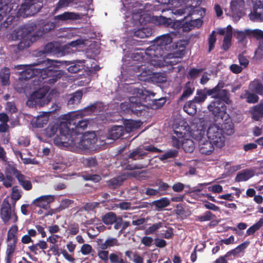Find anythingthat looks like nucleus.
Masks as SVG:
<instances>
[{
	"label": "nucleus",
	"instance_id": "1",
	"mask_svg": "<svg viewBox=\"0 0 263 263\" xmlns=\"http://www.w3.org/2000/svg\"><path fill=\"white\" fill-rule=\"evenodd\" d=\"M47 62L49 65L41 69L34 68L38 64L27 66L24 70L19 72L20 78L24 80L33 79L32 81L34 85H40L42 82L43 84H54L62 77L63 72L55 65L57 61L47 59Z\"/></svg>",
	"mask_w": 263,
	"mask_h": 263
},
{
	"label": "nucleus",
	"instance_id": "2",
	"mask_svg": "<svg viewBox=\"0 0 263 263\" xmlns=\"http://www.w3.org/2000/svg\"><path fill=\"white\" fill-rule=\"evenodd\" d=\"M15 179L24 190L28 191L32 189L31 181L15 165L8 164L5 167L4 173L0 172V182L6 188L11 187Z\"/></svg>",
	"mask_w": 263,
	"mask_h": 263
},
{
	"label": "nucleus",
	"instance_id": "3",
	"mask_svg": "<svg viewBox=\"0 0 263 263\" xmlns=\"http://www.w3.org/2000/svg\"><path fill=\"white\" fill-rule=\"evenodd\" d=\"M68 124L66 122H61L59 124L49 125L45 129L46 135L48 137H53L59 131V134L53 139L55 145L59 147H68L73 144L74 134L68 133Z\"/></svg>",
	"mask_w": 263,
	"mask_h": 263
},
{
	"label": "nucleus",
	"instance_id": "4",
	"mask_svg": "<svg viewBox=\"0 0 263 263\" xmlns=\"http://www.w3.org/2000/svg\"><path fill=\"white\" fill-rule=\"evenodd\" d=\"M206 129V126L204 125V122H200L197 125V129L193 130L192 137L198 141L199 152L205 155H210L214 151V144L204 137Z\"/></svg>",
	"mask_w": 263,
	"mask_h": 263
},
{
	"label": "nucleus",
	"instance_id": "5",
	"mask_svg": "<svg viewBox=\"0 0 263 263\" xmlns=\"http://www.w3.org/2000/svg\"><path fill=\"white\" fill-rule=\"evenodd\" d=\"M82 111H77L69 116V119L66 121L69 129L68 133L73 134V144H76V140L78 136L83 133L89 123L88 120L83 118Z\"/></svg>",
	"mask_w": 263,
	"mask_h": 263
},
{
	"label": "nucleus",
	"instance_id": "6",
	"mask_svg": "<svg viewBox=\"0 0 263 263\" xmlns=\"http://www.w3.org/2000/svg\"><path fill=\"white\" fill-rule=\"evenodd\" d=\"M12 0H0V21L6 17L3 25L7 28L15 19L18 6Z\"/></svg>",
	"mask_w": 263,
	"mask_h": 263
},
{
	"label": "nucleus",
	"instance_id": "7",
	"mask_svg": "<svg viewBox=\"0 0 263 263\" xmlns=\"http://www.w3.org/2000/svg\"><path fill=\"white\" fill-rule=\"evenodd\" d=\"M134 92H137L136 96H133L129 98V108L134 114L138 116L142 115L144 110V106L142 104L143 102L146 101V95L143 89L136 88L134 89Z\"/></svg>",
	"mask_w": 263,
	"mask_h": 263
},
{
	"label": "nucleus",
	"instance_id": "8",
	"mask_svg": "<svg viewBox=\"0 0 263 263\" xmlns=\"http://www.w3.org/2000/svg\"><path fill=\"white\" fill-rule=\"evenodd\" d=\"M131 58L135 65L134 70L135 71L141 72L140 74L143 76L150 74L152 71L151 68L149 67V65H151L148 61H145L144 53H133Z\"/></svg>",
	"mask_w": 263,
	"mask_h": 263
},
{
	"label": "nucleus",
	"instance_id": "9",
	"mask_svg": "<svg viewBox=\"0 0 263 263\" xmlns=\"http://www.w3.org/2000/svg\"><path fill=\"white\" fill-rule=\"evenodd\" d=\"M207 137L217 147L221 148L225 142V137L222 129L218 125L211 124L207 130Z\"/></svg>",
	"mask_w": 263,
	"mask_h": 263
},
{
	"label": "nucleus",
	"instance_id": "10",
	"mask_svg": "<svg viewBox=\"0 0 263 263\" xmlns=\"http://www.w3.org/2000/svg\"><path fill=\"white\" fill-rule=\"evenodd\" d=\"M41 9L39 0H25L17 11V13L24 17L34 15Z\"/></svg>",
	"mask_w": 263,
	"mask_h": 263
},
{
	"label": "nucleus",
	"instance_id": "11",
	"mask_svg": "<svg viewBox=\"0 0 263 263\" xmlns=\"http://www.w3.org/2000/svg\"><path fill=\"white\" fill-rule=\"evenodd\" d=\"M225 103L221 100H214L208 106L209 110L213 115L215 120L226 119L229 116L227 112Z\"/></svg>",
	"mask_w": 263,
	"mask_h": 263
},
{
	"label": "nucleus",
	"instance_id": "12",
	"mask_svg": "<svg viewBox=\"0 0 263 263\" xmlns=\"http://www.w3.org/2000/svg\"><path fill=\"white\" fill-rule=\"evenodd\" d=\"M77 139L76 141H77ZM97 141L96 135L94 132H88L84 134L82 138L78 142H76L75 145L80 150L82 151L90 150L94 147V145Z\"/></svg>",
	"mask_w": 263,
	"mask_h": 263
},
{
	"label": "nucleus",
	"instance_id": "13",
	"mask_svg": "<svg viewBox=\"0 0 263 263\" xmlns=\"http://www.w3.org/2000/svg\"><path fill=\"white\" fill-rule=\"evenodd\" d=\"M180 47L179 50L171 53L167 52L166 48L154 45L153 55L158 58H161L163 61L167 59H172L173 57L181 58L185 54V47L184 46H180Z\"/></svg>",
	"mask_w": 263,
	"mask_h": 263
},
{
	"label": "nucleus",
	"instance_id": "14",
	"mask_svg": "<svg viewBox=\"0 0 263 263\" xmlns=\"http://www.w3.org/2000/svg\"><path fill=\"white\" fill-rule=\"evenodd\" d=\"M223 87V84L219 83L212 89H208V94L209 96H212V98L215 99V100H221L229 104L231 103L229 91L226 89H222Z\"/></svg>",
	"mask_w": 263,
	"mask_h": 263
},
{
	"label": "nucleus",
	"instance_id": "15",
	"mask_svg": "<svg viewBox=\"0 0 263 263\" xmlns=\"http://www.w3.org/2000/svg\"><path fill=\"white\" fill-rule=\"evenodd\" d=\"M144 151L159 153L162 151L153 145H145L142 148L138 147L130 153L127 156L128 159H132L134 160L142 159L144 157L147 155V153L144 152Z\"/></svg>",
	"mask_w": 263,
	"mask_h": 263
},
{
	"label": "nucleus",
	"instance_id": "16",
	"mask_svg": "<svg viewBox=\"0 0 263 263\" xmlns=\"http://www.w3.org/2000/svg\"><path fill=\"white\" fill-rule=\"evenodd\" d=\"M249 16L250 20L253 21H263V0H255L253 11Z\"/></svg>",
	"mask_w": 263,
	"mask_h": 263
},
{
	"label": "nucleus",
	"instance_id": "17",
	"mask_svg": "<svg viewBox=\"0 0 263 263\" xmlns=\"http://www.w3.org/2000/svg\"><path fill=\"white\" fill-rule=\"evenodd\" d=\"M11 205L8 200H4L1 205L0 216L5 224H7L11 219Z\"/></svg>",
	"mask_w": 263,
	"mask_h": 263
},
{
	"label": "nucleus",
	"instance_id": "18",
	"mask_svg": "<svg viewBox=\"0 0 263 263\" xmlns=\"http://www.w3.org/2000/svg\"><path fill=\"white\" fill-rule=\"evenodd\" d=\"M54 198L53 196H42L34 199L32 202L31 205H34L35 206L46 209L48 206V204L52 202Z\"/></svg>",
	"mask_w": 263,
	"mask_h": 263
},
{
	"label": "nucleus",
	"instance_id": "19",
	"mask_svg": "<svg viewBox=\"0 0 263 263\" xmlns=\"http://www.w3.org/2000/svg\"><path fill=\"white\" fill-rule=\"evenodd\" d=\"M32 42L29 38V36H25L22 37L21 41L17 45H13L11 46L12 51L17 55L21 51H23L25 49L30 47Z\"/></svg>",
	"mask_w": 263,
	"mask_h": 263
},
{
	"label": "nucleus",
	"instance_id": "20",
	"mask_svg": "<svg viewBox=\"0 0 263 263\" xmlns=\"http://www.w3.org/2000/svg\"><path fill=\"white\" fill-rule=\"evenodd\" d=\"M54 18L55 21L58 22L76 21L81 18V15L78 13L67 11L62 14L55 16Z\"/></svg>",
	"mask_w": 263,
	"mask_h": 263
},
{
	"label": "nucleus",
	"instance_id": "21",
	"mask_svg": "<svg viewBox=\"0 0 263 263\" xmlns=\"http://www.w3.org/2000/svg\"><path fill=\"white\" fill-rule=\"evenodd\" d=\"M124 133L123 126L114 125L108 130L107 138L112 140H116L122 137Z\"/></svg>",
	"mask_w": 263,
	"mask_h": 263
},
{
	"label": "nucleus",
	"instance_id": "22",
	"mask_svg": "<svg viewBox=\"0 0 263 263\" xmlns=\"http://www.w3.org/2000/svg\"><path fill=\"white\" fill-rule=\"evenodd\" d=\"M65 62L66 65H70L67 68L68 72L75 73L84 69L85 60L66 61Z\"/></svg>",
	"mask_w": 263,
	"mask_h": 263
},
{
	"label": "nucleus",
	"instance_id": "23",
	"mask_svg": "<svg viewBox=\"0 0 263 263\" xmlns=\"http://www.w3.org/2000/svg\"><path fill=\"white\" fill-rule=\"evenodd\" d=\"M173 39L170 33H166L157 37L154 40L155 46L167 48L166 46L172 42Z\"/></svg>",
	"mask_w": 263,
	"mask_h": 263
},
{
	"label": "nucleus",
	"instance_id": "24",
	"mask_svg": "<svg viewBox=\"0 0 263 263\" xmlns=\"http://www.w3.org/2000/svg\"><path fill=\"white\" fill-rule=\"evenodd\" d=\"M252 119L255 121H260L263 118V103H260L252 108L250 110Z\"/></svg>",
	"mask_w": 263,
	"mask_h": 263
},
{
	"label": "nucleus",
	"instance_id": "25",
	"mask_svg": "<svg viewBox=\"0 0 263 263\" xmlns=\"http://www.w3.org/2000/svg\"><path fill=\"white\" fill-rule=\"evenodd\" d=\"M249 89L252 92L263 96V83L260 79H255L251 81L249 85Z\"/></svg>",
	"mask_w": 263,
	"mask_h": 263
},
{
	"label": "nucleus",
	"instance_id": "26",
	"mask_svg": "<svg viewBox=\"0 0 263 263\" xmlns=\"http://www.w3.org/2000/svg\"><path fill=\"white\" fill-rule=\"evenodd\" d=\"M97 243L99 248L102 250H106L114 246H118L119 243L116 238L109 237L104 242L103 239H98Z\"/></svg>",
	"mask_w": 263,
	"mask_h": 263
},
{
	"label": "nucleus",
	"instance_id": "27",
	"mask_svg": "<svg viewBox=\"0 0 263 263\" xmlns=\"http://www.w3.org/2000/svg\"><path fill=\"white\" fill-rule=\"evenodd\" d=\"M254 171L250 169H245L238 173L235 177L236 182L246 181L254 176Z\"/></svg>",
	"mask_w": 263,
	"mask_h": 263
},
{
	"label": "nucleus",
	"instance_id": "28",
	"mask_svg": "<svg viewBox=\"0 0 263 263\" xmlns=\"http://www.w3.org/2000/svg\"><path fill=\"white\" fill-rule=\"evenodd\" d=\"M154 30L152 27H143L135 31L134 36L138 38L143 39L152 36Z\"/></svg>",
	"mask_w": 263,
	"mask_h": 263
},
{
	"label": "nucleus",
	"instance_id": "29",
	"mask_svg": "<svg viewBox=\"0 0 263 263\" xmlns=\"http://www.w3.org/2000/svg\"><path fill=\"white\" fill-rule=\"evenodd\" d=\"M172 19L160 15L155 16L153 17V21L154 23L160 26L170 27L172 24Z\"/></svg>",
	"mask_w": 263,
	"mask_h": 263
},
{
	"label": "nucleus",
	"instance_id": "30",
	"mask_svg": "<svg viewBox=\"0 0 263 263\" xmlns=\"http://www.w3.org/2000/svg\"><path fill=\"white\" fill-rule=\"evenodd\" d=\"M10 69L8 67H4L0 70V83L2 86L10 84Z\"/></svg>",
	"mask_w": 263,
	"mask_h": 263
},
{
	"label": "nucleus",
	"instance_id": "31",
	"mask_svg": "<svg viewBox=\"0 0 263 263\" xmlns=\"http://www.w3.org/2000/svg\"><path fill=\"white\" fill-rule=\"evenodd\" d=\"M170 203V200L167 197H162L152 202V204L155 206V209L158 211L168 206Z\"/></svg>",
	"mask_w": 263,
	"mask_h": 263
},
{
	"label": "nucleus",
	"instance_id": "32",
	"mask_svg": "<svg viewBox=\"0 0 263 263\" xmlns=\"http://www.w3.org/2000/svg\"><path fill=\"white\" fill-rule=\"evenodd\" d=\"M82 96L83 93L82 91L80 90H77L71 95V96L68 101L67 105L68 106H70L78 104L82 99Z\"/></svg>",
	"mask_w": 263,
	"mask_h": 263
},
{
	"label": "nucleus",
	"instance_id": "33",
	"mask_svg": "<svg viewBox=\"0 0 263 263\" xmlns=\"http://www.w3.org/2000/svg\"><path fill=\"white\" fill-rule=\"evenodd\" d=\"M183 108V110L189 115L193 116L197 112L196 103L193 100L186 102Z\"/></svg>",
	"mask_w": 263,
	"mask_h": 263
},
{
	"label": "nucleus",
	"instance_id": "34",
	"mask_svg": "<svg viewBox=\"0 0 263 263\" xmlns=\"http://www.w3.org/2000/svg\"><path fill=\"white\" fill-rule=\"evenodd\" d=\"M124 131L130 133L133 130L138 128L140 126L139 122L134 120L128 119L124 121Z\"/></svg>",
	"mask_w": 263,
	"mask_h": 263
},
{
	"label": "nucleus",
	"instance_id": "35",
	"mask_svg": "<svg viewBox=\"0 0 263 263\" xmlns=\"http://www.w3.org/2000/svg\"><path fill=\"white\" fill-rule=\"evenodd\" d=\"M208 95V90H205V89H197L196 92V96L194 97L193 100L196 104H201L205 100Z\"/></svg>",
	"mask_w": 263,
	"mask_h": 263
},
{
	"label": "nucleus",
	"instance_id": "36",
	"mask_svg": "<svg viewBox=\"0 0 263 263\" xmlns=\"http://www.w3.org/2000/svg\"><path fill=\"white\" fill-rule=\"evenodd\" d=\"M18 232V227L16 225L12 226L7 233V242H17V237L16 236Z\"/></svg>",
	"mask_w": 263,
	"mask_h": 263
},
{
	"label": "nucleus",
	"instance_id": "37",
	"mask_svg": "<svg viewBox=\"0 0 263 263\" xmlns=\"http://www.w3.org/2000/svg\"><path fill=\"white\" fill-rule=\"evenodd\" d=\"M194 89V87H193V85L190 82H186L183 93L180 97V100H183L189 97L193 93Z\"/></svg>",
	"mask_w": 263,
	"mask_h": 263
},
{
	"label": "nucleus",
	"instance_id": "38",
	"mask_svg": "<svg viewBox=\"0 0 263 263\" xmlns=\"http://www.w3.org/2000/svg\"><path fill=\"white\" fill-rule=\"evenodd\" d=\"M181 147L186 153H192L195 149L194 141L189 139H183Z\"/></svg>",
	"mask_w": 263,
	"mask_h": 263
},
{
	"label": "nucleus",
	"instance_id": "39",
	"mask_svg": "<svg viewBox=\"0 0 263 263\" xmlns=\"http://www.w3.org/2000/svg\"><path fill=\"white\" fill-rule=\"evenodd\" d=\"M216 218V216L210 211H206L202 215L197 216L195 220L200 222L212 220Z\"/></svg>",
	"mask_w": 263,
	"mask_h": 263
},
{
	"label": "nucleus",
	"instance_id": "40",
	"mask_svg": "<svg viewBox=\"0 0 263 263\" xmlns=\"http://www.w3.org/2000/svg\"><path fill=\"white\" fill-rule=\"evenodd\" d=\"M117 217V216L115 213L109 212L106 213L102 216V221L104 224L106 225H110L116 221Z\"/></svg>",
	"mask_w": 263,
	"mask_h": 263
},
{
	"label": "nucleus",
	"instance_id": "41",
	"mask_svg": "<svg viewBox=\"0 0 263 263\" xmlns=\"http://www.w3.org/2000/svg\"><path fill=\"white\" fill-rule=\"evenodd\" d=\"M59 47L51 42L47 43L44 48L43 52L46 54L55 55L59 52Z\"/></svg>",
	"mask_w": 263,
	"mask_h": 263
},
{
	"label": "nucleus",
	"instance_id": "42",
	"mask_svg": "<svg viewBox=\"0 0 263 263\" xmlns=\"http://www.w3.org/2000/svg\"><path fill=\"white\" fill-rule=\"evenodd\" d=\"M263 226V216L259 220L254 223L253 226L248 228L247 230V235L253 234L256 231L259 230Z\"/></svg>",
	"mask_w": 263,
	"mask_h": 263
},
{
	"label": "nucleus",
	"instance_id": "43",
	"mask_svg": "<svg viewBox=\"0 0 263 263\" xmlns=\"http://www.w3.org/2000/svg\"><path fill=\"white\" fill-rule=\"evenodd\" d=\"M220 128L222 129L223 134L231 135L234 132V125L231 122L223 123Z\"/></svg>",
	"mask_w": 263,
	"mask_h": 263
},
{
	"label": "nucleus",
	"instance_id": "44",
	"mask_svg": "<svg viewBox=\"0 0 263 263\" xmlns=\"http://www.w3.org/2000/svg\"><path fill=\"white\" fill-rule=\"evenodd\" d=\"M243 0H232L230 9L233 12H237L244 6Z\"/></svg>",
	"mask_w": 263,
	"mask_h": 263
},
{
	"label": "nucleus",
	"instance_id": "45",
	"mask_svg": "<svg viewBox=\"0 0 263 263\" xmlns=\"http://www.w3.org/2000/svg\"><path fill=\"white\" fill-rule=\"evenodd\" d=\"M82 177L84 180L92 181L93 182L97 183L101 180V177L100 175L97 174H92L88 173H84L82 174Z\"/></svg>",
	"mask_w": 263,
	"mask_h": 263
},
{
	"label": "nucleus",
	"instance_id": "46",
	"mask_svg": "<svg viewBox=\"0 0 263 263\" xmlns=\"http://www.w3.org/2000/svg\"><path fill=\"white\" fill-rule=\"evenodd\" d=\"M258 94L251 92L250 90L246 91L245 93V98L247 102L249 103H255L259 100Z\"/></svg>",
	"mask_w": 263,
	"mask_h": 263
},
{
	"label": "nucleus",
	"instance_id": "47",
	"mask_svg": "<svg viewBox=\"0 0 263 263\" xmlns=\"http://www.w3.org/2000/svg\"><path fill=\"white\" fill-rule=\"evenodd\" d=\"M247 34L248 36L254 37L257 40L263 39V31L259 29H247Z\"/></svg>",
	"mask_w": 263,
	"mask_h": 263
},
{
	"label": "nucleus",
	"instance_id": "48",
	"mask_svg": "<svg viewBox=\"0 0 263 263\" xmlns=\"http://www.w3.org/2000/svg\"><path fill=\"white\" fill-rule=\"evenodd\" d=\"M74 0H59L58 3L56 4L53 13H56L60 9L69 6L70 3H72Z\"/></svg>",
	"mask_w": 263,
	"mask_h": 263
},
{
	"label": "nucleus",
	"instance_id": "49",
	"mask_svg": "<svg viewBox=\"0 0 263 263\" xmlns=\"http://www.w3.org/2000/svg\"><path fill=\"white\" fill-rule=\"evenodd\" d=\"M22 197V191L18 189V186L15 185L12 186L11 198L16 201L19 200Z\"/></svg>",
	"mask_w": 263,
	"mask_h": 263
},
{
	"label": "nucleus",
	"instance_id": "50",
	"mask_svg": "<svg viewBox=\"0 0 263 263\" xmlns=\"http://www.w3.org/2000/svg\"><path fill=\"white\" fill-rule=\"evenodd\" d=\"M216 42V36L215 35V31H213L209 35L208 37L209 48L208 52H211L215 47V44Z\"/></svg>",
	"mask_w": 263,
	"mask_h": 263
},
{
	"label": "nucleus",
	"instance_id": "51",
	"mask_svg": "<svg viewBox=\"0 0 263 263\" xmlns=\"http://www.w3.org/2000/svg\"><path fill=\"white\" fill-rule=\"evenodd\" d=\"M203 69H197L195 68H191L187 74V78L189 79H194L197 78L203 71Z\"/></svg>",
	"mask_w": 263,
	"mask_h": 263
},
{
	"label": "nucleus",
	"instance_id": "52",
	"mask_svg": "<svg viewBox=\"0 0 263 263\" xmlns=\"http://www.w3.org/2000/svg\"><path fill=\"white\" fill-rule=\"evenodd\" d=\"M42 84H44L43 83V82L41 83V85H39V87L37 88H39V89L36 90V91H35L31 95V96H30L31 99H32L33 100H36L37 101L38 99H42V98H44L45 97V96L46 95L47 92L42 91V90H41L40 86Z\"/></svg>",
	"mask_w": 263,
	"mask_h": 263
},
{
	"label": "nucleus",
	"instance_id": "53",
	"mask_svg": "<svg viewBox=\"0 0 263 263\" xmlns=\"http://www.w3.org/2000/svg\"><path fill=\"white\" fill-rule=\"evenodd\" d=\"M122 181L117 178H113L107 181V185L109 188L115 189L122 184Z\"/></svg>",
	"mask_w": 263,
	"mask_h": 263
},
{
	"label": "nucleus",
	"instance_id": "54",
	"mask_svg": "<svg viewBox=\"0 0 263 263\" xmlns=\"http://www.w3.org/2000/svg\"><path fill=\"white\" fill-rule=\"evenodd\" d=\"M178 155V152L177 150H170L161 155L160 159L161 160H164L168 158H174L176 157Z\"/></svg>",
	"mask_w": 263,
	"mask_h": 263
},
{
	"label": "nucleus",
	"instance_id": "55",
	"mask_svg": "<svg viewBox=\"0 0 263 263\" xmlns=\"http://www.w3.org/2000/svg\"><path fill=\"white\" fill-rule=\"evenodd\" d=\"M162 227V223L161 222L154 223L145 230V234L146 235L152 234Z\"/></svg>",
	"mask_w": 263,
	"mask_h": 263
},
{
	"label": "nucleus",
	"instance_id": "56",
	"mask_svg": "<svg viewBox=\"0 0 263 263\" xmlns=\"http://www.w3.org/2000/svg\"><path fill=\"white\" fill-rule=\"evenodd\" d=\"M170 189V186L165 182L163 181H160L158 186V191L159 192H161L162 195H168L169 193L167 192V191Z\"/></svg>",
	"mask_w": 263,
	"mask_h": 263
},
{
	"label": "nucleus",
	"instance_id": "57",
	"mask_svg": "<svg viewBox=\"0 0 263 263\" xmlns=\"http://www.w3.org/2000/svg\"><path fill=\"white\" fill-rule=\"evenodd\" d=\"M17 242H8L6 251V255L13 256L16 249Z\"/></svg>",
	"mask_w": 263,
	"mask_h": 263
},
{
	"label": "nucleus",
	"instance_id": "58",
	"mask_svg": "<svg viewBox=\"0 0 263 263\" xmlns=\"http://www.w3.org/2000/svg\"><path fill=\"white\" fill-rule=\"evenodd\" d=\"M97 103H93L86 106L83 110H81L80 111H82V115L83 116L90 114L95 111L97 108Z\"/></svg>",
	"mask_w": 263,
	"mask_h": 263
},
{
	"label": "nucleus",
	"instance_id": "59",
	"mask_svg": "<svg viewBox=\"0 0 263 263\" xmlns=\"http://www.w3.org/2000/svg\"><path fill=\"white\" fill-rule=\"evenodd\" d=\"M231 40L232 37H230L229 35H228L224 36L222 45V49L224 51H227L231 46Z\"/></svg>",
	"mask_w": 263,
	"mask_h": 263
},
{
	"label": "nucleus",
	"instance_id": "60",
	"mask_svg": "<svg viewBox=\"0 0 263 263\" xmlns=\"http://www.w3.org/2000/svg\"><path fill=\"white\" fill-rule=\"evenodd\" d=\"M238 59L239 64L243 68H246L248 67L249 61L248 59L243 55V53H240L238 55Z\"/></svg>",
	"mask_w": 263,
	"mask_h": 263
},
{
	"label": "nucleus",
	"instance_id": "61",
	"mask_svg": "<svg viewBox=\"0 0 263 263\" xmlns=\"http://www.w3.org/2000/svg\"><path fill=\"white\" fill-rule=\"evenodd\" d=\"M109 259L111 263H125L123 259L120 258L119 256L115 253H111L109 255Z\"/></svg>",
	"mask_w": 263,
	"mask_h": 263
},
{
	"label": "nucleus",
	"instance_id": "62",
	"mask_svg": "<svg viewBox=\"0 0 263 263\" xmlns=\"http://www.w3.org/2000/svg\"><path fill=\"white\" fill-rule=\"evenodd\" d=\"M170 27L177 30L178 32L182 31V20L175 21L174 22L172 20V24Z\"/></svg>",
	"mask_w": 263,
	"mask_h": 263
},
{
	"label": "nucleus",
	"instance_id": "63",
	"mask_svg": "<svg viewBox=\"0 0 263 263\" xmlns=\"http://www.w3.org/2000/svg\"><path fill=\"white\" fill-rule=\"evenodd\" d=\"M230 70L234 73H240L243 70V67L237 64H233L230 66Z\"/></svg>",
	"mask_w": 263,
	"mask_h": 263
},
{
	"label": "nucleus",
	"instance_id": "64",
	"mask_svg": "<svg viewBox=\"0 0 263 263\" xmlns=\"http://www.w3.org/2000/svg\"><path fill=\"white\" fill-rule=\"evenodd\" d=\"M72 203L73 201L68 199L62 200L59 208L60 210H64L67 208Z\"/></svg>",
	"mask_w": 263,
	"mask_h": 263
}]
</instances>
